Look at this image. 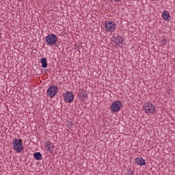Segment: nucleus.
Listing matches in <instances>:
<instances>
[{"label": "nucleus", "instance_id": "20e7f679", "mask_svg": "<svg viewBox=\"0 0 175 175\" xmlns=\"http://www.w3.org/2000/svg\"><path fill=\"white\" fill-rule=\"evenodd\" d=\"M143 109L145 110L146 114L150 113V114H154L156 111V107L152 103H146L144 105Z\"/></svg>", "mask_w": 175, "mask_h": 175}, {"label": "nucleus", "instance_id": "9b49d317", "mask_svg": "<svg viewBox=\"0 0 175 175\" xmlns=\"http://www.w3.org/2000/svg\"><path fill=\"white\" fill-rule=\"evenodd\" d=\"M124 42V38L121 36H118L115 38L113 43L116 44V46H118L120 44H122V43Z\"/></svg>", "mask_w": 175, "mask_h": 175}, {"label": "nucleus", "instance_id": "ddd939ff", "mask_svg": "<svg viewBox=\"0 0 175 175\" xmlns=\"http://www.w3.org/2000/svg\"><path fill=\"white\" fill-rule=\"evenodd\" d=\"M33 157L35 158L36 161H40L42 158V153H40V152H34Z\"/></svg>", "mask_w": 175, "mask_h": 175}, {"label": "nucleus", "instance_id": "f8f14e48", "mask_svg": "<svg viewBox=\"0 0 175 175\" xmlns=\"http://www.w3.org/2000/svg\"><path fill=\"white\" fill-rule=\"evenodd\" d=\"M162 17L163 20H165L166 21H170V14H169V12L167 11H163Z\"/></svg>", "mask_w": 175, "mask_h": 175}, {"label": "nucleus", "instance_id": "9d476101", "mask_svg": "<svg viewBox=\"0 0 175 175\" xmlns=\"http://www.w3.org/2000/svg\"><path fill=\"white\" fill-rule=\"evenodd\" d=\"M45 147H46L47 151H49V152H54V145H53V144H51V142L50 141L46 142Z\"/></svg>", "mask_w": 175, "mask_h": 175}, {"label": "nucleus", "instance_id": "dca6fc26", "mask_svg": "<svg viewBox=\"0 0 175 175\" xmlns=\"http://www.w3.org/2000/svg\"><path fill=\"white\" fill-rule=\"evenodd\" d=\"M115 2H121L122 0H113Z\"/></svg>", "mask_w": 175, "mask_h": 175}, {"label": "nucleus", "instance_id": "423d86ee", "mask_svg": "<svg viewBox=\"0 0 175 175\" xmlns=\"http://www.w3.org/2000/svg\"><path fill=\"white\" fill-rule=\"evenodd\" d=\"M64 99L67 103H72L75 100V94L72 92H67Z\"/></svg>", "mask_w": 175, "mask_h": 175}, {"label": "nucleus", "instance_id": "f03ea898", "mask_svg": "<svg viewBox=\"0 0 175 175\" xmlns=\"http://www.w3.org/2000/svg\"><path fill=\"white\" fill-rule=\"evenodd\" d=\"M13 148L17 152H21L24 150V144L21 139H14L12 142Z\"/></svg>", "mask_w": 175, "mask_h": 175}, {"label": "nucleus", "instance_id": "4468645a", "mask_svg": "<svg viewBox=\"0 0 175 175\" xmlns=\"http://www.w3.org/2000/svg\"><path fill=\"white\" fill-rule=\"evenodd\" d=\"M40 64H42V68H47V59H46V57H42L40 59Z\"/></svg>", "mask_w": 175, "mask_h": 175}, {"label": "nucleus", "instance_id": "0eeeda50", "mask_svg": "<svg viewBox=\"0 0 175 175\" xmlns=\"http://www.w3.org/2000/svg\"><path fill=\"white\" fill-rule=\"evenodd\" d=\"M105 28L107 31L109 32H113V31L116 30V23L111 21H107L105 23Z\"/></svg>", "mask_w": 175, "mask_h": 175}, {"label": "nucleus", "instance_id": "7ed1b4c3", "mask_svg": "<svg viewBox=\"0 0 175 175\" xmlns=\"http://www.w3.org/2000/svg\"><path fill=\"white\" fill-rule=\"evenodd\" d=\"M122 107V103L120 100H116L111 105L110 109L111 113H118Z\"/></svg>", "mask_w": 175, "mask_h": 175}, {"label": "nucleus", "instance_id": "39448f33", "mask_svg": "<svg viewBox=\"0 0 175 175\" xmlns=\"http://www.w3.org/2000/svg\"><path fill=\"white\" fill-rule=\"evenodd\" d=\"M57 91H58V88L55 85L50 86L47 90V95L49 98H54L57 95Z\"/></svg>", "mask_w": 175, "mask_h": 175}, {"label": "nucleus", "instance_id": "6e6552de", "mask_svg": "<svg viewBox=\"0 0 175 175\" xmlns=\"http://www.w3.org/2000/svg\"><path fill=\"white\" fill-rule=\"evenodd\" d=\"M88 96V94L85 92V90H79V98L81 99V100L85 102V100L87 99Z\"/></svg>", "mask_w": 175, "mask_h": 175}, {"label": "nucleus", "instance_id": "f3484780", "mask_svg": "<svg viewBox=\"0 0 175 175\" xmlns=\"http://www.w3.org/2000/svg\"><path fill=\"white\" fill-rule=\"evenodd\" d=\"M129 174L133 175V172H131V173H129Z\"/></svg>", "mask_w": 175, "mask_h": 175}, {"label": "nucleus", "instance_id": "f257e3e1", "mask_svg": "<svg viewBox=\"0 0 175 175\" xmlns=\"http://www.w3.org/2000/svg\"><path fill=\"white\" fill-rule=\"evenodd\" d=\"M45 42L49 46H55V47H58L57 42H58V37L54 33L48 34L45 38Z\"/></svg>", "mask_w": 175, "mask_h": 175}, {"label": "nucleus", "instance_id": "1a4fd4ad", "mask_svg": "<svg viewBox=\"0 0 175 175\" xmlns=\"http://www.w3.org/2000/svg\"><path fill=\"white\" fill-rule=\"evenodd\" d=\"M134 162L135 165H139V166H144L146 165V159H143V157H137L134 159Z\"/></svg>", "mask_w": 175, "mask_h": 175}, {"label": "nucleus", "instance_id": "2eb2a0df", "mask_svg": "<svg viewBox=\"0 0 175 175\" xmlns=\"http://www.w3.org/2000/svg\"><path fill=\"white\" fill-rule=\"evenodd\" d=\"M161 43L163 44V46H165V44H167V40H166V39H163V40H161Z\"/></svg>", "mask_w": 175, "mask_h": 175}]
</instances>
